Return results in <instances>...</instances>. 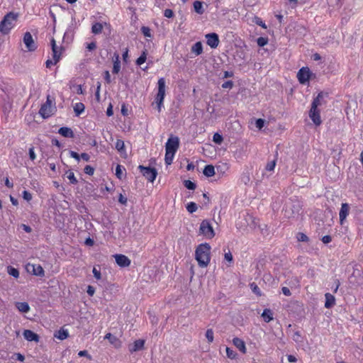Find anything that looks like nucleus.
Here are the masks:
<instances>
[{"mask_svg": "<svg viewBox=\"0 0 363 363\" xmlns=\"http://www.w3.org/2000/svg\"><path fill=\"white\" fill-rule=\"evenodd\" d=\"M113 106L111 104H110L106 110V115L108 116H113Z\"/></svg>", "mask_w": 363, "mask_h": 363, "instance_id": "62", "label": "nucleus"}, {"mask_svg": "<svg viewBox=\"0 0 363 363\" xmlns=\"http://www.w3.org/2000/svg\"><path fill=\"white\" fill-rule=\"evenodd\" d=\"M141 31L145 37L150 38L152 36L150 29L148 27L143 26L141 28Z\"/></svg>", "mask_w": 363, "mask_h": 363, "instance_id": "45", "label": "nucleus"}, {"mask_svg": "<svg viewBox=\"0 0 363 363\" xmlns=\"http://www.w3.org/2000/svg\"><path fill=\"white\" fill-rule=\"evenodd\" d=\"M206 337L209 342L213 341V331L212 329H208L206 332Z\"/></svg>", "mask_w": 363, "mask_h": 363, "instance_id": "43", "label": "nucleus"}, {"mask_svg": "<svg viewBox=\"0 0 363 363\" xmlns=\"http://www.w3.org/2000/svg\"><path fill=\"white\" fill-rule=\"evenodd\" d=\"M18 14L13 12H9L4 16L2 21L0 22V32L3 35L8 34L10 30L14 27Z\"/></svg>", "mask_w": 363, "mask_h": 363, "instance_id": "4", "label": "nucleus"}, {"mask_svg": "<svg viewBox=\"0 0 363 363\" xmlns=\"http://www.w3.org/2000/svg\"><path fill=\"white\" fill-rule=\"evenodd\" d=\"M276 162H277V160L275 159L272 161L268 162L265 167L266 170L269 171V172L273 171L276 166Z\"/></svg>", "mask_w": 363, "mask_h": 363, "instance_id": "38", "label": "nucleus"}, {"mask_svg": "<svg viewBox=\"0 0 363 363\" xmlns=\"http://www.w3.org/2000/svg\"><path fill=\"white\" fill-rule=\"evenodd\" d=\"M7 272L9 275L18 278L19 277V272L17 269L13 267H8Z\"/></svg>", "mask_w": 363, "mask_h": 363, "instance_id": "31", "label": "nucleus"}, {"mask_svg": "<svg viewBox=\"0 0 363 363\" xmlns=\"http://www.w3.org/2000/svg\"><path fill=\"white\" fill-rule=\"evenodd\" d=\"M164 16L166 18H171L174 16V12L172 9H167L164 11Z\"/></svg>", "mask_w": 363, "mask_h": 363, "instance_id": "51", "label": "nucleus"}, {"mask_svg": "<svg viewBox=\"0 0 363 363\" xmlns=\"http://www.w3.org/2000/svg\"><path fill=\"white\" fill-rule=\"evenodd\" d=\"M211 246L208 243L199 245L195 252V258L199 267H206L210 262Z\"/></svg>", "mask_w": 363, "mask_h": 363, "instance_id": "3", "label": "nucleus"}, {"mask_svg": "<svg viewBox=\"0 0 363 363\" xmlns=\"http://www.w3.org/2000/svg\"><path fill=\"white\" fill-rule=\"evenodd\" d=\"M191 52L196 55H199L203 52V46L201 42H197L191 47Z\"/></svg>", "mask_w": 363, "mask_h": 363, "instance_id": "26", "label": "nucleus"}, {"mask_svg": "<svg viewBox=\"0 0 363 363\" xmlns=\"http://www.w3.org/2000/svg\"><path fill=\"white\" fill-rule=\"evenodd\" d=\"M327 96V93L320 91L313 99L311 104V108L309 111V117L315 125H320L321 124L322 121L320 119V111L318 109V107L322 106L325 103L324 98Z\"/></svg>", "mask_w": 363, "mask_h": 363, "instance_id": "1", "label": "nucleus"}, {"mask_svg": "<svg viewBox=\"0 0 363 363\" xmlns=\"http://www.w3.org/2000/svg\"><path fill=\"white\" fill-rule=\"evenodd\" d=\"M101 82H97V87H96V92H95V97H96V99L97 101H100V89H101Z\"/></svg>", "mask_w": 363, "mask_h": 363, "instance_id": "49", "label": "nucleus"}, {"mask_svg": "<svg viewBox=\"0 0 363 363\" xmlns=\"http://www.w3.org/2000/svg\"><path fill=\"white\" fill-rule=\"evenodd\" d=\"M121 113L124 116L128 115V110L125 104H123L121 106Z\"/></svg>", "mask_w": 363, "mask_h": 363, "instance_id": "57", "label": "nucleus"}, {"mask_svg": "<svg viewBox=\"0 0 363 363\" xmlns=\"http://www.w3.org/2000/svg\"><path fill=\"white\" fill-rule=\"evenodd\" d=\"M194 9L195 12H196L197 13L203 14L204 13L203 2L200 1H195L194 2Z\"/></svg>", "mask_w": 363, "mask_h": 363, "instance_id": "28", "label": "nucleus"}, {"mask_svg": "<svg viewBox=\"0 0 363 363\" xmlns=\"http://www.w3.org/2000/svg\"><path fill=\"white\" fill-rule=\"evenodd\" d=\"M203 173L206 177H211L215 174V168L213 165L208 164L205 166Z\"/></svg>", "mask_w": 363, "mask_h": 363, "instance_id": "25", "label": "nucleus"}, {"mask_svg": "<svg viewBox=\"0 0 363 363\" xmlns=\"http://www.w3.org/2000/svg\"><path fill=\"white\" fill-rule=\"evenodd\" d=\"M28 272H32L35 276L43 277L45 272L43 268L40 264H30L26 267Z\"/></svg>", "mask_w": 363, "mask_h": 363, "instance_id": "14", "label": "nucleus"}, {"mask_svg": "<svg viewBox=\"0 0 363 363\" xmlns=\"http://www.w3.org/2000/svg\"><path fill=\"white\" fill-rule=\"evenodd\" d=\"M325 307L326 308H331L335 304V297L332 294L327 293L325 295Z\"/></svg>", "mask_w": 363, "mask_h": 363, "instance_id": "20", "label": "nucleus"}, {"mask_svg": "<svg viewBox=\"0 0 363 363\" xmlns=\"http://www.w3.org/2000/svg\"><path fill=\"white\" fill-rule=\"evenodd\" d=\"M199 231L201 234L207 238H212L215 236L213 228L207 220H204L201 222Z\"/></svg>", "mask_w": 363, "mask_h": 363, "instance_id": "8", "label": "nucleus"}, {"mask_svg": "<svg viewBox=\"0 0 363 363\" xmlns=\"http://www.w3.org/2000/svg\"><path fill=\"white\" fill-rule=\"evenodd\" d=\"M257 45L259 47H263V46H264V45H266L267 44L268 39L266 38L259 37V38H257Z\"/></svg>", "mask_w": 363, "mask_h": 363, "instance_id": "44", "label": "nucleus"}, {"mask_svg": "<svg viewBox=\"0 0 363 363\" xmlns=\"http://www.w3.org/2000/svg\"><path fill=\"white\" fill-rule=\"evenodd\" d=\"M85 106L82 103H77L74 106V111L77 116H79L84 111Z\"/></svg>", "mask_w": 363, "mask_h": 363, "instance_id": "29", "label": "nucleus"}, {"mask_svg": "<svg viewBox=\"0 0 363 363\" xmlns=\"http://www.w3.org/2000/svg\"><path fill=\"white\" fill-rule=\"evenodd\" d=\"M53 104H55V99L48 95L45 103L41 106L39 110V113L43 118H48L53 114L56 108Z\"/></svg>", "mask_w": 363, "mask_h": 363, "instance_id": "5", "label": "nucleus"}, {"mask_svg": "<svg viewBox=\"0 0 363 363\" xmlns=\"http://www.w3.org/2000/svg\"><path fill=\"white\" fill-rule=\"evenodd\" d=\"M297 239H298V241H301V242H307V241H308V236L306 234L302 233H299L298 234Z\"/></svg>", "mask_w": 363, "mask_h": 363, "instance_id": "46", "label": "nucleus"}, {"mask_svg": "<svg viewBox=\"0 0 363 363\" xmlns=\"http://www.w3.org/2000/svg\"><path fill=\"white\" fill-rule=\"evenodd\" d=\"M250 289H252L254 294H255L257 296H261V291L255 283L253 282L250 284Z\"/></svg>", "mask_w": 363, "mask_h": 363, "instance_id": "40", "label": "nucleus"}, {"mask_svg": "<svg viewBox=\"0 0 363 363\" xmlns=\"http://www.w3.org/2000/svg\"><path fill=\"white\" fill-rule=\"evenodd\" d=\"M29 157L31 160H34L36 158L35 154L34 152V147H30L29 149Z\"/></svg>", "mask_w": 363, "mask_h": 363, "instance_id": "60", "label": "nucleus"}, {"mask_svg": "<svg viewBox=\"0 0 363 363\" xmlns=\"http://www.w3.org/2000/svg\"><path fill=\"white\" fill-rule=\"evenodd\" d=\"M23 198L27 201H30L32 199V194L28 191H23Z\"/></svg>", "mask_w": 363, "mask_h": 363, "instance_id": "52", "label": "nucleus"}, {"mask_svg": "<svg viewBox=\"0 0 363 363\" xmlns=\"http://www.w3.org/2000/svg\"><path fill=\"white\" fill-rule=\"evenodd\" d=\"M93 274H94V277L97 279V280H100L101 279V272L99 270L96 269V267H94L93 268V271H92Z\"/></svg>", "mask_w": 363, "mask_h": 363, "instance_id": "53", "label": "nucleus"}, {"mask_svg": "<svg viewBox=\"0 0 363 363\" xmlns=\"http://www.w3.org/2000/svg\"><path fill=\"white\" fill-rule=\"evenodd\" d=\"M118 201L123 205H126L127 203V198L123 196L121 194L119 195Z\"/></svg>", "mask_w": 363, "mask_h": 363, "instance_id": "61", "label": "nucleus"}, {"mask_svg": "<svg viewBox=\"0 0 363 363\" xmlns=\"http://www.w3.org/2000/svg\"><path fill=\"white\" fill-rule=\"evenodd\" d=\"M113 73L118 74L121 69V62L119 60V55L116 53L114 54Z\"/></svg>", "mask_w": 363, "mask_h": 363, "instance_id": "21", "label": "nucleus"}, {"mask_svg": "<svg viewBox=\"0 0 363 363\" xmlns=\"http://www.w3.org/2000/svg\"><path fill=\"white\" fill-rule=\"evenodd\" d=\"M292 339L296 342H302V337L300 331H294L292 334Z\"/></svg>", "mask_w": 363, "mask_h": 363, "instance_id": "32", "label": "nucleus"}, {"mask_svg": "<svg viewBox=\"0 0 363 363\" xmlns=\"http://www.w3.org/2000/svg\"><path fill=\"white\" fill-rule=\"evenodd\" d=\"M264 119L258 118L255 121V125L259 130H261L264 127Z\"/></svg>", "mask_w": 363, "mask_h": 363, "instance_id": "47", "label": "nucleus"}, {"mask_svg": "<svg viewBox=\"0 0 363 363\" xmlns=\"http://www.w3.org/2000/svg\"><path fill=\"white\" fill-rule=\"evenodd\" d=\"M179 147V139L177 136L172 135L168 138L165 145L164 161L167 165L172 163L174 155Z\"/></svg>", "mask_w": 363, "mask_h": 363, "instance_id": "2", "label": "nucleus"}, {"mask_svg": "<svg viewBox=\"0 0 363 363\" xmlns=\"http://www.w3.org/2000/svg\"><path fill=\"white\" fill-rule=\"evenodd\" d=\"M58 133L65 138H72L74 136V132L70 128L62 127L59 129Z\"/></svg>", "mask_w": 363, "mask_h": 363, "instance_id": "19", "label": "nucleus"}, {"mask_svg": "<svg viewBox=\"0 0 363 363\" xmlns=\"http://www.w3.org/2000/svg\"><path fill=\"white\" fill-rule=\"evenodd\" d=\"M54 336H55V337H56L60 340H63L69 336V333L67 330H64V329L61 328L59 330L55 332Z\"/></svg>", "mask_w": 363, "mask_h": 363, "instance_id": "22", "label": "nucleus"}, {"mask_svg": "<svg viewBox=\"0 0 363 363\" xmlns=\"http://www.w3.org/2000/svg\"><path fill=\"white\" fill-rule=\"evenodd\" d=\"M197 208V205L194 202H190L186 206V209L190 213L195 212Z\"/></svg>", "mask_w": 363, "mask_h": 363, "instance_id": "35", "label": "nucleus"}, {"mask_svg": "<svg viewBox=\"0 0 363 363\" xmlns=\"http://www.w3.org/2000/svg\"><path fill=\"white\" fill-rule=\"evenodd\" d=\"M350 206L347 203H342L341 208L339 213L340 221L342 225L344 220L346 218L349 213Z\"/></svg>", "mask_w": 363, "mask_h": 363, "instance_id": "16", "label": "nucleus"}, {"mask_svg": "<svg viewBox=\"0 0 363 363\" xmlns=\"http://www.w3.org/2000/svg\"><path fill=\"white\" fill-rule=\"evenodd\" d=\"M158 92L155 97V103L159 112L161 111L162 106L165 96V80L164 78L159 79L157 82Z\"/></svg>", "mask_w": 363, "mask_h": 363, "instance_id": "6", "label": "nucleus"}, {"mask_svg": "<svg viewBox=\"0 0 363 363\" xmlns=\"http://www.w3.org/2000/svg\"><path fill=\"white\" fill-rule=\"evenodd\" d=\"M252 21L257 25L261 26L262 28H267L266 24L262 21V20L260 18L255 16Z\"/></svg>", "mask_w": 363, "mask_h": 363, "instance_id": "42", "label": "nucleus"}, {"mask_svg": "<svg viewBox=\"0 0 363 363\" xmlns=\"http://www.w3.org/2000/svg\"><path fill=\"white\" fill-rule=\"evenodd\" d=\"M66 175H67V177L69 180V182L71 184H77L78 181L76 179V177L74 176V172L72 171H71V170L67 171L66 172Z\"/></svg>", "mask_w": 363, "mask_h": 363, "instance_id": "30", "label": "nucleus"}, {"mask_svg": "<svg viewBox=\"0 0 363 363\" xmlns=\"http://www.w3.org/2000/svg\"><path fill=\"white\" fill-rule=\"evenodd\" d=\"M104 26L101 23H95L91 26V32L94 35L100 34L102 32Z\"/></svg>", "mask_w": 363, "mask_h": 363, "instance_id": "27", "label": "nucleus"}, {"mask_svg": "<svg viewBox=\"0 0 363 363\" xmlns=\"http://www.w3.org/2000/svg\"><path fill=\"white\" fill-rule=\"evenodd\" d=\"M84 171L85 174H87L89 175H93L94 172V167H92L90 165H86L84 167Z\"/></svg>", "mask_w": 363, "mask_h": 363, "instance_id": "48", "label": "nucleus"}, {"mask_svg": "<svg viewBox=\"0 0 363 363\" xmlns=\"http://www.w3.org/2000/svg\"><path fill=\"white\" fill-rule=\"evenodd\" d=\"M86 292L90 296H92L95 293L94 287L92 286H88Z\"/></svg>", "mask_w": 363, "mask_h": 363, "instance_id": "59", "label": "nucleus"}, {"mask_svg": "<svg viewBox=\"0 0 363 363\" xmlns=\"http://www.w3.org/2000/svg\"><path fill=\"white\" fill-rule=\"evenodd\" d=\"M207 45L211 48H216L219 44L218 35L215 33H211L206 35Z\"/></svg>", "mask_w": 363, "mask_h": 363, "instance_id": "12", "label": "nucleus"}, {"mask_svg": "<svg viewBox=\"0 0 363 363\" xmlns=\"http://www.w3.org/2000/svg\"><path fill=\"white\" fill-rule=\"evenodd\" d=\"M23 43L26 45V48L29 51H34L37 46L34 42L32 35L30 32H26L23 36Z\"/></svg>", "mask_w": 363, "mask_h": 363, "instance_id": "11", "label": "nucleus"}, {"mask_svg": "<svg viewBox=\"0 0 363 363\" xmlns=\"http://www.w3.org/2000/svg\"><path fill=\"white\" fill-rule=\"evenodd\" d=\"M184 186L189 190H194L196 187V185L194 182L191 180H185L184 182Z\"/></svg>", "mask_w": 363, "mask_h": 363, "instance_id": "33", "label": "nucleus"}, {"mask_svg": "<svg viewBox=\"0 0 363 363\" xmlns=\"http://www.w3.org/2000/svg\"><path fill=\"white\" fill-rule=\"evenodd\" d=\"M233 86V82L232 81H227L222 84L223 89H231Z\"/></svg>", "mask_w": 363, "mask_h": 363, "instance_id": "54", "label": "nucleus"}, {"mask_svg": "<svg viewBox=\"0 0 363 363\" xmlns=\"http://www.w3.org/2000/svg\"><path fill=\"white\" fill-rule=\"evenodd\" d=\"M122 167L120 164H118L116 168V175L118 179H121L122 178Z\"/></svg>", "mask_w": 363, "mask_h": 363, "instance_id": "50", "label": "nucleus"}, {"mask_svg": "<svg viewBox=\"0 0 363 363\" xmlns=\"http://www.w3.org/2000/svg\"><path fill=\"white\" fill-rule=\"evenodd\" d=\"M115 147L119 152H122L125 147L124 142L122 140H117Z\"/></svg>", "mask_w": 363, "mask_h": 363, "instance_id": "41", "label": "nucleus"}, {"mask_svg": "<svg viewBox=\"0 0 363 363\" xmlns=\"http://www.w3.org/2000/svg\"><path fill=\"white\" fill-rule=\"evenodd\" d=\"M227 357L231 359H235L237 356L236 352L229 347H226Z\"/></svg>", "mask_w": 363, "mask_h": 363, "instance_id": "39", "label": "nucleus"}, {"mask_svg": "<svg viewBox=\"0 0 363 363\" xmlns=\"http://www.w3.org/2000/svg\"><path fill=\"white\" fill-rule=\"evenodd\" d=\"M51 47H52V58L54 60V63H57L60 60L62 55V52L63 51L62 47H58L56 45V42L54 38L51 39Z\"/></svg>", "mask_w": 363, "mask_h": 363, "instance_id": "9", "label": "nucleus"}, {"mask_svg": "<svg viewBox=\"0 0 363 363\" xmlns=\"http://www.w3.org/2000/svg\"><path fill=\"white\" fill-rule=\"evenodd\" d=\"M69 155H70L71 157L75 159L78 162L80 160V155L77 152H76L74 151L70 150L69 151Z\"/></svg>", "mask_w": 363, "mask_h": 363, "instance_id": "55", "label": "nucleus"}, {"mask_svg": "<svg viewBox=\"0 0 363 363\" xmlns=\"http://www.w3.org/2000/svg\"><path fill=\"white\" fill-rule=\"evenodd\" d=\"M332 240V238L330 235H325L322 238V242L325 244H328Z\"/></svg>", "mask_w": 363, "mask_h": 363, "instance_id": "63", "label": "nucleus"}, {"mask_svg": "<svg viewBox=\"0 0 363 363\" xmlns=\"http://www.w3.org/2000/svg\"><path fill=\"white\" fill-rule=\"evenodd\" d=\"M113 257L117 264L121 267H128L130 264V260L125 255L116 254Z\"/></svg>", "mask_w": 363, "mask_h": 363, "instance_id": "13", "label": "nucleus"}, {"mask_svg": "<svg viewBox=\"0 0 363 363\" xmlns=\"http://www.w3.org/2000/svg\"><path fill=\"white\" fill-rule=\"evenodd\" d=\"M104 79L106 82L107 84H110L111 80V75H110V73L108 71H105L104 72Z\"/></svg>", "mask_w": 363, "mask_h": 363, "instance_id": "58", "label": "nucleus"}, {"mask_svg": "<svg viewBox=\"0 0 363 363\" xmlns=\"http://www.w3.org/2000/svg\"><path fill=\"white\" fill-rule=\"evenodd\" d=\"M223 140V136L219 134L218 133H214L213 136V141L218 144V145H220L222 143Z\"/></svg>", "mask_w": 363, "mask_h": 363, "instance_id": "34", "label": "nucleus"}, {"mask_svg": "<svg viewBox=\"0 0 363 363\" xmlns=\"http://www.w3.org/2000/svg\"><path fill=\"white\" fill-rule=\"evenodd\" d=\"M23 337L28 341H34L36 342L39 341L38 335L30 330H25L23 331Z\"/></svg>", "mask_w": 363, "mask_h": 363, "instance_id": "17", "label": "nucleus"}, {"mask_svg": "<svg viewBox=\"0 0 363 363\" xmlns=\"http://www.w3.org/2000/svg\"><path fill=\"white\" fill-rule=\"evenodd\" d=\"M146 52L144 51L141 55L136 60V65H143L145 61H146V59H147V57H146Z\"/></svg>", "mask_w": 363, "mask_h": 363, "instance_id": "36", "label": "nucleus"}, {"mask_svg": "<svg viewBox=\"0 0 363 363\" xmlns=\"http://www.w3.org/2000/svg\"><path fill=\"white\" fill-rule=\"evenodd\" d=\"M145 345V340H135L133 344L129 345L128 346V350L130 353H133L138 351L141 350Z\"/></svg>", "mask_w": 363, "mask_h": 363, "instance_id": "15", "label": "nucleus"}, {"mask_svg": "<svg viewBox=\"0 0 363 363\" xmlns=\"http://www.w3.org/2000/svg\"><path fill=\"white\" fill-rule=\"evenodd\" d=\"M233 345L243 354L246 353V347L245 342L239 337L233 339Z\"/></svg>", "mask_w": 363, "mask_h": 363, "instance_id": "18", "label": "nucleus"}, {"mask_svg": "<svg viewBox=\"0 0 363 363\" xmlns=\"http://www.w3.org/2000/svg\"><path fill=\"white\" fill-rule=\"evenodd\" d=\"M16 306L22 313H28L30 311V306L26 302H17Z\"/></svg>", "mask_w": 363, "mask_h": 363, "instance_id": "23", "label": "nucleus"}, {"mask_svg": "<svg viewBox=\"0 0 363 363\" xmlns=\"http://www.w3.org/2000/svg\"><path fill=\"white\" fill-rule=\"evenodd\" d=\"M262 317L266 323H269L273 320V313L270 309L266 308L262 313Z\"/></svg>", "mask_w": 363, "mask_h": 363, "instance_id": "24", "label": "nucleus"}, {"mask_svg": "<svg viewBox=\"0 0 363 363\" xmlns=\"http://www.w3.org/2000/svg\"><path fill=\"white\" fill-rule=\"evenodd\" d=\"M225 259L230 263L233 262V255L230 251L225 253Z\"/></svg>", "mask_w": 363, "mask_h": 363, "instance_id": "56", "label": "nucleus"}, {"mask_svg": "<svg viewBox=\"0 0 363 363\" xmlns=\"http://www.w3.org/2000/svg\"><path fill=\"white\" fill-rule=\"evenodd\" d=\"M104 339L108 340L109 342L113 345L116 344V342L118 341V338L116 336L113 335L111 333H107L105 335Z\"/></svg>", "mask_w": 363, "mask_h": 363, "instance_id": "37", "label": "nucleus"}, {"mask_svg": "<svg viewBox=\"0 0 363 363\" xmlns=\"http://www.w3.org/2000/svg\"><path fill=\"white\" fill-rule=\"evenodd\" d=\"M138 169H140L142 174L150 182H153L157 175V171L155 168L150 167H145L143 165H139Z\"/></svg>", "mask_w": 363, "mask_h": 363, "instance_id": "7", "label": "nucleus"}, {"mask_svg": "<svg viewBox=\"0 0 363 363\" xmlns=\"http://www.w3.org/2000/svg\"><path fill=\"white\" fill-rule=\"evenodd\" d=\"M311 72L308 67H302L299 69L297 74V77L299 82L302 84H306L310 79Z\"/></svg>", "mask_w": 363, "mask_h": 363, "instance_id": "10", "label": "nucleus"}, {"mask_svg": "<svg viewBox=\"0 0 363 363\" xmlns=\"http://www.w3.org/2000/svg\"><path fill=\"white\" fill-rule=\"evenodd\" d=\"M80 158L86 162H89L90 160V156L89 154L84 152L80 155Z\"/></svg>", "mask_w": 363, "mask_h": 363, "instance_id": "64", "label": "nucleus"}]
</instances>
